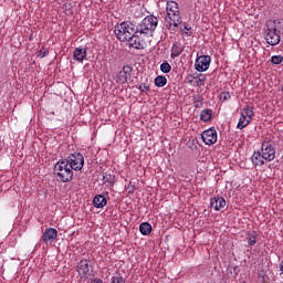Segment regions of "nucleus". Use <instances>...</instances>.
Returning <instances> with one entry per match:
<instances>
[{
	"mask_svg": "<svg viewBox=\"0 0 283 283\" xmlns=\"http://www.w3.org/2000/svg\"><path fill=\"white\" fill-rule=\"evenodd\" d=\"M182 23V17L180 15V7L178 2L169 0L166 3V17L165 25L170 32H176Z\"/></svg>",
	"mask_w": 283,
	"mask_h": 283,
	"instance_id": "obj_1",
	"label": "nucleus"
},
{
	"mask_svg": "<svg viewBox=\"0 0 283 283\" xmlns=\"http://www.w3.org/2000/svg\"><path fill=\"white\" fill-rule=\"evenodd\" d=\"M53 174L59 182H72L74 170L67 165V161L60 159L54 165Z\"/></svg>",
	"mask_w": 283,
	"mask_h": 283,
	"instance_id": "obj_2",
	"label": "nucleus"
},
{
	"mask_svg": "<svg viewBox=\"0 0 283 283\" xmlns=\"http://www.w3.org/2000/svg\"><path fill=\"white\" fill-rule=\"evenodd\" d=\"M156 28H158V18L150 14L144 18L138 27H135V30L140 36H154Z\"/></svg>",
	"mask_w": 283,
	"mask_h": 283,
	"instance_id": "obj_3",
	"label": "nucleus"
},
{
	"mask_svg": "<svg viewBox=\"0 0 283 283\" xmlns=\"http://www.w3.org/2000/svg\"><path fill=\"white\" fill-rule=\"evenodd\" d=\"M114 33L118 41L127 42L132 40L134 34H137L136 24H134L132 21H124L115 25Z\"/></svg>",
	"mask_w": 283,
	"mask_h": 283,
	"instance_id": "obj_4",
	"label": "nucleus"
},
{
	"mask_svg": "<svg viewBox=\"0 0 283 283\" xmlns=\"http://www.w3.org/2000/svg\"><path fill=\"white\" fill-rule=\"evenodd\" d=\"M253 116H255V112H253V107L244 106L240 112V118L237 124V129H244L251 125V120H253Z\"/></svg>",
	"mask_w": 283,
	"mask_h": 283,
	"instance_id": "obj_5",
	"label": "nucleus"
},
{
	"mask_svg": "<svg viewBox=\"0 0 283 283\" xmlns=\"http://www.w3.org/2000/svg\"><path fill=\"white\" fill-rule=\"evenodd\" d=\"M64 160L73 171H81L85 167V157L81 153L70 154Z\"/></svg>",
	"mask_w": 283,
	"mask_h": 283,
	"instance_id": "obj_6",
	"label": "nucleus"
},
{
	"mask_svg": "<svg viewBox=\"0 0 283 283\" xmlns=\"http://www.w3.org/2000/svg\"><path fill=\"white\" fill-rule=\"evenodd\" d=\"M260 151L263 155L265 163H273V160H275L276 148L273 142H269L266 139L263 140Z\"/></svg>",
	"mask_w": 283,
	"mask_h": 283,
	"instance_id": "obj_7",
	"label": "nucleus"
},
{
	"mask_svg": "<svg viewBox=\"0 0 283 283\" xmlns=\"http://www.w3.org/2000/svg\"><path fill=\"white\" fill-rule=\"evenodd\" d=\"M211 66V56L210 55H200L197 56L195 61V70L197 72H207Z\"/></svg>",
	"mask_w": 283,
	"mask_h": 283,
	"instance_id": "obj_8",
	"label": "nucleus"
},
{
	"mask_svg": "<svg viewBox=\"0 0 283 283\" xmlns=\"http://www.w3.org/2000/svg\"><path fill=\"white\" fill-rule=\"evenodd\" d=\"M201 139L205 145H216L218 143V132L214 128H208L202 132Z\"/></svg>",
	"mask_w": 283,
	"mask_h": 283,
	"instance_id": "obj_9",
	"label": "nucleus"
},
{
	"mask_svg": "<svg viewBox=\"0 0 283 283\" xmlns=\"http://www.w3.org/2000/svg\"><path fill=\"white\" fill-rule=\"evenodd\" d=\"M265 41L269 45H279L281 41L279 31H275V29L273 28L266 27Z\"/></svg>",
	"mask_w": 283,
	"mask_h": 283,
	"instance_id": "obj_10",
	"label": "nucleus"
},
{
	"mask_svg": "<svg viewBox=\"0 0 283 283\" xmlns=\"http://www.w3.org/2000/svg\"><path fill=\"white\" fill-rule=\"evenodd\" d=\"M133 70L134 69L129 65L123 66L122 71H119L116 74V83H119L120 85H125V83H127L129 78H132Z\"/></svg>",
	"mask_w": 283,
	"mask_h": 283,
	"instance_id": "obj_11",
	"label": "nucleus"
},
{
	"mask_svg": "<svg viewBox=\"0 0 283 283\" xmlns=\"http://www.w3.org/2000/svg\"><path fill=\"white\" fill-rule=\"evenodd\" d=\"M59 238V231L54 228H46L42 233L41 240L44 244H50V242H54Z\"/></svg>",
	"mask_w": 283,
	"mask_h": 283,
	"instance_id": "obj_12",
	"label": "nucleus"
},
{
	"mask_svg": "<svg viewBox=\"0 0 283 283\" xmlns=\"http://www.w3.org/2000/svg\"><path fill=\"white\" fill-rule=\"evenodd\" d=\"M251 163L253 167H264L266 159L261 150H256L251 156Z\"/></svg>",
	"mask_w": 283,
	"mask_h": 283,
	"instance_id": "obj_13",
	"label": "nucleus"
},
{
	"mask_svg": "<svg viewBox=\"0 0 283 283\" xmlns=\"http://www.w3.org/2000/svg\"><path fill=\"white\" fill-rule=\"evenodd\" d=\"M77 273L81 277H87V275H90V260L82 259L77 263Z\"/></svg>",
	"mask_w": 283,
	"mask_h": 283,
	"instance_id": "obj_14",
	"label": "nucleus"
},
{
	"mask_svg": "<svg viewBox=\"0 0 283 283\" xmlns=\"http://www.w3.org/2000/svg\"><path fill=\"white\" fill-rule=\"evenodd\" d=\"M73 59L77 61V63H83L85 59H87V49L83 46H78L73 51Z\"/></svg>",
	"mask_w": 283,
	"mask_h": 283,
	"instance_id": "obj_15",
	"label": "nucleus"
},
{
	"mask_svg": "<svg viewBox=\"0 0 283 283\" xmlns=\"http://www.w3.org/2000/svg\"><path fill=\"white\" fill-rule=\"evenodd\" d=\"M210 207L211 209H214V211H220L227 207V200L222 197H213L210 200Z\"/></svg>",
	"mask_w": 283,
	"mask_h": 283,
	"instance_id": "obj_16",
	"label": "nucleus"
},
{
	"mask_svg": "<svg viewBox=\"0 0 283 283\" xmlns=\"http://www.w3.org/2000/svg\"><path fill=\"white\" fill-rule=\"evenodd\" d=\"M266 28H271L272 30H275L280 34L283 32V19H276V20H269L265 24Z\"/></svg>",
	"mask_w": 283,
	"mask_h": 283,
	"instance_id": "obj_17",
	"label": "nucleus"
},
{
	"mask_svg": "<svg viewBox=\"0 0 283 283\" xmlns=\"http://www.w3.org/2000/svg\"><path fill=\"white\" fill-rule=\"evenodd\" d=\"M128 42H129V48H133L134 50L145 49V44L143 43V41H140V38L136 34H134L132 39L128 40Z\"/></svg>",
	"mask_w": 283,
	"mask_h": 283,
	"instance_id": "obj_18",
	"label": "nucleus"
},
{
	"mask_svg": "<svg viewBox=\"0 0 283 283\" xmlns=\"http://www.w3.org/2000/svg\"><path fill=\"white\" fill-rule=\"evenodd\" d=\"M93 205L96 209H103L107 205V199L103 195H97L93 199Z\"/></svg>",
	"mask_w": 283,
	"mask_h": 283,
	"instance_id": "obj_19",
	"label": "nucleus"
},
{
	"mask_svg": "<svg viewBox=\"0 0 283 283\" xmlns=\"http://www.w3.org/2000/svg\"><path fill=\"white\" fill-rule=\"evenodd\" d=\"M139 232L142 235H149L151 233V226L149 222H143L139 224Z\"/></svg>",
	"mask_w": 283,
	"mask_h": 283,
	"instance_id": "obj_20",
	"label": "nucleus"
},
{
	"mask_svg": "<svg viewBox=\"0 0 283 283\" xmlns=\"http://www.w3.org/2000/svg\"><path fill=\"white\" fill-rule=\"evenodd\" d=\"M212 115H213V111L203 109V111H201V114H200V120H203V123H209Z\"/></svg>",
	"mask_w": 283,
	"mask_h": 283,
	"instance_id": "obj_21",
	"label": "nucleus"
},
{
	"mask_svg": "<svg viewBox=\"0 0 283 283\" xmlns=\"http://www.w3.org/2000/svg\"><path fill=\"white\" fill-rule=\"evenodd\" d=\"M180 54H182V48L179 46L178 43H175L171 48L170 56L172 59H177V56H179Z\"/></svg>",
	"mask_w": 283,
	"mask_h": 283,
	"instance_id": "obj_22",
	"label": "nucleus"
},
{
	"mask_svg": "<svg viewBox=\"0 0 283 283\" xmlns=\"http://www.w3.org/2000/svg\"><path fill=\"white\" fill-rule=\"evenodd\" d=\"M155 85L156 87H165L167 85V77L165 75H158L155 77Z\"/></svg>",
	"mask_w": 283,
	"mask_h": 283,
	"instance_id": "obj_23",
	"label": "nucleus"
},
{
	"mask_svg": "<svg viewBox=\"0 0 283 283\" xmlns=\"http://www.w3.org/2000/svg\"><path fill=\"white\" fill-rule=\"evenodd\" d=\"M160 71L164 74H169V72H171V64H169L168 62H164L160 64Z\"/></svg>",
	"mask_w": 283,
	"mask_h": 283,
	"instance_id": "obj_24",
	"label": "nucleus"
},
{
	"mask_svg": "<svg viewBox=\"0 0 283 283\" xmlns=\"http://www.w3.org/2000/svg\"><path fill=\"white\" fill-rule=\"evenodd\" d=\"M247 240H248V244L250 247H255V244H258V239H256L255 234H248Z\"/></svg>",
	"mask_w": 283,
	"mask_h": 283,
	"instance_id": "obj_25",
	"label": "nucleus"
},
{
	"mask_svg": "<svg viewBox=\"0 0 283 283\" xmlns=\"http://www.w3.org/2000/svg\"><path fill=\"white\" fill-rule=\"evenodd\" d=\"M282 62H283L282 55H273L271 57V63H273V65H280Z\"/></svg>",
	"mask_w": 283,
	"mask_h": 283,
	"instance_id": "obj_26",
	"label": "nucleus"
},
{
	"mask_svg": "<svg viewBox=\"0 0 283 283\" xmlns=\"http://www.w3.org/2000/svg\"><path fill=\"white\" fill-rule=\"evenodd\" d=\"M229 98H231V93H229V92H222L219 95V101H221V103L229 101Z\"/></svg>",
	"mask_w": 283,
	"mask_h": 283,
	"instance_id": "obj_27",
	"label": "nucleus"
},
{
	"mask_svg": "<svg viewBox=\"0 0 283 283\" xmlns=\"http://www.w3.org/2000/svg\"><path fill=\"white\" fill-rule=\"evenodd\" d=\"M182 34H186V36H191L193 32L191 31V27L189 24H185L181 29Z\"/></svg>",
	"mask_w": 283,
	"mask_h": 283,
	"instance_id": "obj_28",
	"label": "nucleus"
},
{
	"mask_svg": "<svg viewBox=\"0 0 283 283\" xmlns=\"http://www.w3.org/2000/svg\"><path fill=\"white\" fill-rule=\"evenodd\" d=\"M138 90H139L140 94H147V92H149V84L142 83V84H139Z\"/></svg>",
	"mask_w": 283,
	"mask_h": 283,
	"instance_id": "obj_29",
	"label": "nucleus"
},
{
	"mask_svg": "<svg viewBox=\"0 0 283 283\" xmlns=\"http://www.w3.org/2000/svg\"><path fill=\"white\" fill-rule=\"evenodd\" d=\"M104 181L105 182H108V185H114V175L112 174H106L104 177H103Z\"/></svg>",
	"mask_w": 283,
	"mask_h": 283,
	"instance_id": "obj_30",
	"label": "nucleus"
},
{
	"mask_svg": "<svg viewBox=\"0 0 283 283\" xmlns=\"http://www.w3.org/2000/svg\"><path fill=\"white\" fill-rule=\"evenodd\" d=\"M111 283H125V279L120 275H116L112 277Z\"/></svg>",
	"mask_w": 283,
	"mask_h": 283,
	"instance_id": "obj_31",
	"label": "nucleus"
},
{
	"mask_svg": "<svg viewBox=\"0 0 283 283\" xmlns=\"http://www.w3.org/2000/svg\"><path fill=\"white\" fill-rule=\"evenodd\" d=\"M48 54H49L48 51H43V50L39 51V56H41V59H45V56H48Z\"/></svg>",
	"mask_w": 283,
	"mask_h": 283,
	"instance_id": "obj_32",
	"label": "nucleus"
},
{
	"mask_svg": "<svg viewBox=\"0 0 283 283\" xmlns=\"http://www.w3.org/2000/svg\"><path fill=\"white\" fill-rule=\"evenodd\" d=\"M91 283H103V280L95 277L91 281Z\"/></svg>",
	"mask_w": 283,
	"mask_h": 283,
	"instance_id": "obj_33",
	"label": "nucleus"
},
{
	"mask_svg": "<svg viewBox=\"0 0 283 283\" xmlns=\"http://www.w3.org/2000/svg\"><path fill=\"white\" fill-rule=\"evenodd\" d=\"M279 269H280L281 273L283 274V260L281 261Z\"/></svg>",
	"mask_w": 283,
	"mask_h": 283,
	"instance_id": "obj_34",
	"label": "nucleus"
},
{
	"mask_svg": "<svg viewBox=\"0 0 283 283\" xmlns=\"http://www.w3.org/2000/svg\"><path fill=\"white\" fill-rule=\"evenodd\" d=\"M128 189H129L130 192L134 191V185H132V182H129Z\"/></svg>",
	"mask_w": 283,
	"mask_h": 283,
	"instance_id": "obj_35",
	"label": "nucleus"
},
{
	"mask_svg": "<svg viewBox=\"0 0 283 283\" xmlns=\"http://www.w3.org/2000/svg\"><path fill=\"white\" fill-rule=\"evenodd\" d=\"M238 266H234V273H235V275H238Z\"/></svg>",
	"mask_w": 283,
	"mask_h": 283,
	"instance_id": "obj_36",
	"label": "nucleus"
},
{
	"mask_svg": "<svg viewBox=\"0 0 283 283\" xmlns=\"http://www.w3.org/2000/svg\"><path fill=\"white\" fill-rule=\"evenodd\" d=\"M189 83H190V85H192L193 84V80H190Z\"/></svg>",
	"mask_w": 283,
	"mask_h": 283,
	"instance_id": "obj_37",
	"label": "nucleus"
},
{
	"mask_svg": "<svg viewBox=\"0 0 283 283\" xmlns=\"http://www.w3.org/2000/svg\"><path fill=\"white\" fill-rule=\"evenodd\" d=\"M200 81H202L201 78H199L198 81H197V85H198V83H200Z\"/></svg>",
	"mask_w": 283,
	"mask_h": 283,
	"instance_id": "obj_38",
	"label": "nucleus"
}]
</instances>
